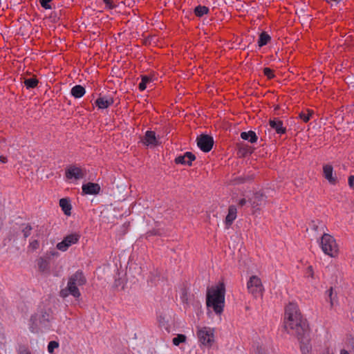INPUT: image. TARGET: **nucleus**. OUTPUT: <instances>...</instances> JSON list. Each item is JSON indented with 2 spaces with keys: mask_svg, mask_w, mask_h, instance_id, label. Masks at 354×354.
<instances>
[{
  "mask_svg": "<svg viewBox=\"0 0 354 354\" xmlns=\"http://www.w3.org/2000/svg\"><path fill=\"white\" fill-rule=\"evenodd\" d=\"M283 327L290 335L297 337L299 342L304 343L308 335V326L297 304L290 303L285 309Z\"/></svg>",
  "mask_w": 354,
  "mask_h": 354,
  "instance_id": "obj_1",
  "label": "nucleus"
},
{
  "mask_svg": "<svg viewBox=\"0 0 354 354\" xmlns=\"http://www.w3.org/2000/svg\"><path fill=\"white\" fill-rule=\"evenodd\" d=\"M225 287L220 283L215 287L207 289L206 303L209 308H212L217 315H221L225 306Z\"/></svg>",
  "mask_w": 354,
  "mask_h": 354,
  "instance_id": "obj_2",
  "label": "nucleus"
},
{
  "mask_svg": "<svg viewBox=\"0 0 354 354\" xmlns=\"http://www.w3.org/2000/svg\"><path fill=\"white\" fill-rule=\"evenodd\" d=\"M86 283V279L84 273L81 270H77L75 273L69 277L67 286L60 290V297L65 298L69 295H71L75 298L79 299L81 296V293L77 286H83Z\"/></svg>",
  "mask_w": 354,
  "mask_h": 354,
  "instance_id": "obj_3",
  "label": "nucleus"
},
{
  "mask_svg": "<svg viewBox=\"0 0 354 354\" xmlns=\"http://www.w3.org/2000/svg\"><path fill=\"white\" fill-rule=\"evenodd\" d=\"M214 328L203 326L197 327L196 335L200 344L205 347L210 348L214 343Z\"/></svg>",
  "mask_w": 354,
  "mask_h": 354,
  "instance_id": "obj_4",
  "label": "nucleus"
},
{
  "mask_svg": "<svg viewBox=\"0 0 354 354\" xmlns=\"http://www.w3.org/2000/svg\"><path fill=\"white\" fill-rule=\"evenodd\" d=\"M320 246L324 254L335 257L338 254V245L331 235L324 233L321 238Z\"/></svg>",
  "mask_w": 354,
  "mask_h": 354,
  "instance_id": "obj_5",
  "label": "nucleus"
},
{
  "mask_svg": "<svg viewBox=\"0 0 354 354\" xmlns=\"http://www.w3.org/2000/svg\"><path fill=\"white\" fill-rule=\"evenodd\" d=\"M51 319L52 315L50 310H41L38 313L32 315L30 320L32 324L37 328L39 326L41 327H47Z\"/></svg>",
  "mask_w": 354,
  "mask_h": 354,
  "instance_id": "obj_6",
  "label": "nucleus"
},
{
  "mask_svg": "<svg viewBox=\"0 0 354 354\" xmlns=\"http://www.w3.org/2000/svg\"><path fill=\"white\" fill-rule=\"evenodd\" d=\"M247 288L248 291L256 297L261 296L263 294V287L261 280L256 275L250 277L247 283Z\"/></svg>",
  "mask_w": 354,
  "mask_h": 354,
  "instance_id": "obj_7",
  "label": "nucleus"
},
{
  "mask_svg": "<svg viewBox=\"0 0 354 354\" xmlns=\"http://www.w3.org/2000/svg\"><path fill=\"white\" fill-rule=\"evenodd\" d=\"M80 238V235L78 233L68 234L64 237L62 241L58 243L56 247L60 251H66L71 245L77 243Z\"/></svg>",
  "mask_w": 354,
  "mask_h": 354,
  "instance_id": "obj_8",
  "label": "nucleus"
},
{
  "mask_svg": "<svg viewBox=\"0 0 354 354\" xmlns=\"http://www.w3.org/2000/svg\"><path fill=\"white\" fill-rule=\"evenodd\" d=\"M197 145L203 152H209L214 145L213 138L207 134H201L197 137Z\"/></svg>",
  "mask_w": 354,
  "mask_h": 354,
  "instance_id": "obj_9",
  "label": "nucleus"
},
{
  "mask_svg": "<svg viewBox=\"0 0 354 354\" xmlns=\"http://www.w3.org/2000/svg\"><path fill=\"white\" fill-rule=\"evenodd\" d=\"M65 175L68 179L75 178V180L83 178L84 176L82 170L74 165L70 166L66 169Z\"/></svg>",
  "mask_w": 354,
  "mask_h": 354,
  "instance_id": "obj_10",
  "label": "nucleus"
},
{
  "mask_svg": "<svg viewBox=\"0 0 354 354\" xmlns=\"http://www.w3.org/2000/svg\"><path fill=\"white\" fill-rule=\"evenodd\" d=\"M196 159V156L192 152H186L183 156H179L174 160L176 164H181L191 166L192 161Z\"/></svg>",
  "mask_w": 354,
  "mask_h": 354,
  "instance_id": "obj_11",
  "label": "nucleus"
},
{
  "mask_svg": "<svg viewBox=\"0 0 354 354\" xmlns=\"http://www.w3.org/2000/svg\"><path fill=\"white\" fill-rule=\"evenodd\" d=\"M82 189L84 194L95 195L100 192V186L97 183H88L86 184H84Z\"/></svg>",
  "mask_w": 354,
  "mask_h": 354,
  "instance_id": "obj_12",
  "label": "nucleus"
},
{
  "mask_svg": "<svg viewBox=\"0 0 354 354\" xmlns=\"http://www.w3.org/2000/svg\"><path fill=\"white\" fill-rule=\"evenodd\" d=\"M333 168L330 165H324L323 166V176L331 184L335 185L337 178L333 176Z\"/></svg>",
  "mask_w": 354,
  "mask_h": 354,
  "instance_id": "obj_13",
  "label": "nucleus"
},
{
  "mask_svg": "<svg viewBox=\"0 0 354 354\" xmlns=\"http://www.w3.org/2000/svg\"><path fill=\"white\" fill-rule=\"evenodd\" d=\"M269 124L271 128L274 129L278 134H283L286 131V129L283 127V122L278 118L270 120Z\"/></svg>",
  "mask_w": 354,
  "mask_h": 354,
  "instance_id": "obj_14",
  "label": "nucleus"
},
{
  "mask_svg": "<svg viewBox=\"0 0 354 354\" xmlns=\"http://www.w3.org/2000/svg\"><path fill=\"white\" fill-rule=\"evenodd\" d=\"M236 213H237V210H236V207L234 205H230L228 208V214L225 218L226 225L230 226L232 225L233 221L236 218Z\"/></svg>",
  "mask_w": 354,
  "mask_h": 354,
  "instance_id": "obj_15",
  "label": "nucleus"
},
{
  "mask_svg": "<svg viewBox=\"0 0 354 354\" xmlns=\"http://www.w3.org/2000/svg\"><path fill=\"white\" fill-rule=\"evenodd\" d=\"M113 103V98L109 99L105 97H100L95 101V104L99 109H106Z\"/></svg>",
  "mask_w": 354,
  "mask_h": 354,
  "instance_id": "obj_16",
  "label": "nucleus"
},
{
  "mask_svg": "<svg viewBox=\"0 0 354 354\" xmlns=\"http://www.w3.org/2000/svg\"><path fill=\"white\" fill-rule=\"evenodd\" d=\"M241 138L244 140L249 141L250 143H255L258 140L256 133L253 131L241 132Z\"/></svg>",
  "mask_w": 354,
  "mask_h": 354,
  "instance_id": "obj_17",
  "label": "nucleus"
},
{
  "mask_svg": "<svg viewBox=\"0 0 354 354\" xmlns=\"http://www.w3.org/2000/svg\"><path fill=\"white\" fill-rule=\"evenodd\" d=\"M156 138L155 132L152 131H147L142 140V142L146 145H156Z\"/></svg>",
  "mask_w": 354,
  "mask_h": 354,
  "instance_id": "obj_18",
  "label": "nucleus"
},
{
  "mask_svg": "<svg viewBox=\"0 0 354 354\" xmlns=\"http://www.w3.org/2000/svg\"><path fill=\"white\" fill-rule=\"evenodd\" d=\"M265 198L266 196L263 194L259 192L255 193L251 200L252 207H257L261 205L264 203Z\"/></svg>",
  "mask_w": 354,
  "mask_h": 354,
  "instance_id": "obj_19",
  "label": "nucleus"
},
{
  "mask_svg": "<svg viewBox=\"0 0 354 354\" xmlns=\"http://www.w3.org/2000/svg\"><path fill=\"white\" fill-rule=\"evenodd\" d=\"M86 93L85 88L81 85H75L71 88V93L75 98L82 97Z\"/></svg>",
  "mask_w": 354,
  "mask_h": 354,
  "instance_id": "obj_20",
  "label": "nucleus"
},
{
  "mask_svg": "<svg viewBox=\"0 0 354 354\" xmlns=\"http://www.w3.org/2000/svg\"><path fill=\"white\" fill-rule=\"evenodd\" d=\"M59 206L66 215L71 214V205L67 198H61L59 200Z\"/></svg>",
  "mask_w": 354,
  "mask_h": 354,
  "instance_id": "obj_21",
  "label": "nucleus"
},
{
  "mask_svg": "<svg viewBox=\"0 0 354 354\" xmlns=\"http://www.w3.org/2000/svg\"><path fill=\"white\" fill-rule=\"evenodd\" d=\"M209 11L208 7L205 6H198L194 10V15L198 17H202L205 15H207Z\"/></svg>",
  "mask_w": 354,
  "mask_h": 354,
  "instance_id": "obj_22",
  "label": "nucleus"
},
{
  "mask_svg": "<svg viewBox=\"0 0 354 354\" xmlns=\"http://www.w3.org/2000/svg\"><path fill=\"white\" fill-rule=\"evenodd\" d=\"M271 39L270 36L267 34L266 32H262L258 40V45L259 47H262L266 45Z\"/></svg>",
  "mask_w": 354,
  "mask_h": 354,
  "instance_id": "obj_23",
  "label": "nucleus"
},
{
  "mask_svg": "<svg viewBox=\"0 0 354 354\" xmlns=\"http://www.w3.org/2000/svg\"><path fill=\"white\" fill-rule=\"evenodd\" d=\"M37 265L41 272H44L49 269V261L42 257L39 259Z\"/></svg>",
  "mask_w": 354,
  "mask_h": 354,
  "instance_id": "obj_24",
  "label": "nucleus"
},
{
  "mask_svg": "<svg viewBox=\"0 0 354 354\" xmlns=\"http://www.w3.org/2000/svg\"><path fill=\"white\" fill-rule=\"evenodd\" d=\"M24 84L26 87L29 88H35L38 84V80L36 77H32L30 78L25 79L24 80Z\"/></svg>",
  "mask_w": 354,
  "mask_h": 354,
  "instance_id": "obj_25",
  "label": "nucleus"
},
{
  "mask_svg": "<svg viewBox=\"0 0 354 354\" xmlns=\"http://www.w3.org/2000/svg\"><path fill=\"white\" fill-rule=\"evenodd\" d=\"M151 81V79L150 77H149L148 76H147V75L142 76L141 82L138 85V88H139L140 91H142L145 90V88L147 87V84L150 82Z\"/></svg>",
  "mask_w": 354,
  "mask_h": 354,
  "instance_id": "obj_26",
  "label": "nucleus"
},
{
  "mask_svg": "<svg viewBox=\"0 0 354 354\" xmlns=\"http://www.w3.org/2000/svg\"><path fill=\"white\" fill-rule=\"evenodd\" d=\"M187 337L183 334H178L176 337H174L172 342L175 346H178L180 343L185 342Z\"/></svg>",
  "mask_w": 354,
  "mask_h": 354,
  "instance_id": "obj_27",
  "label": "nucleus"
},
{
  "mask_svg": "<svg viewBox=\"0 0 354 354\" xmlns=\"http://www.w3.org/2000/svg\"><path fill=\"white\" fill-rule=\"evenodd\" d=\"M250 180H251V178H250V176H246V177H242V176L235 177L234 178H233L232 180V183L234 185H239V184L244 183H245L247 181H249Z\"/></svg>",
  "mask_w": 354,
  "mask_h": 354,
  "instance_id": "obj_28",
  "label": "nucleus"
},
{
  "mask_svg": "<svg viewBox=\"0 0 354 354\" xmlns=\"http://www.w3.org/2000/svg\"><path fill=\"white\" fill-rule=\"evenodd\" d=\"M308 335H306V339L304 341V343L302 344L301 342H300L301 344V346H300V348H301V351L303 354H309V346H308Z\"/></svg>",
  "mask_w": 354,
  "mask_h": 354,
  "instance_id": "obj_29",
  "label": "nucleus"
},
{
  "mask_svg": "<svg viewBox=\"0 0 354 354\" xmlns=\"http://www.w3.org/2000/svg\"><path fill=\"white\" fill-rule=\"evenodd\" d=\"M312 111H310L309 110H308V113H304V112H301L299 114V118L304 122H307L309 121L310 120V117L312 115Z\"/></svg>",
  "mask_w": 354,
  "mask_h": 354,
  "instance_id": "obj_30",
  "label": "nucleus"
},
{
  "mask_svg": "<svg viewBox=\"0 0 354 354\" xmlns=\"http://www.w3.org/2000/svg\"><path fill=\"white\" fill-rule=\"evenodd\" d=\"M59 344L55 341H51L48 345V351L53 353L55 348H58Z\"/></svg>",
  "mask_w": 354,
  "mask_h": 354,
  "instance_id": "obj_31",
  "label": "nucleus"
},
{
  "mask_svg": "<svg viewBox=\"0 0 354 354\" xmlns=\"http://www.w3.org/2000/svg\"><path fill=\"white\" fill-rule=\"evenodd\" d=\"M32 227L30 225L27 224L26 227L22 230V232L25 239L30 235Z\"/></svg>",
  "mask_w": 354,
  "mask_h": 354,
  "instance_id": "obj_32",
  "label": "nucleus"
},
{
  "mask_svg": "<svg viewBox=\"0 0 354 354\" xmlns=\"http://www.w3.org/2000/svg\"><path fill=\"white\" fill-rule=\"evenodd\" d=\"M51 1H52V0H39V3H40L41 7L46 10L52 8L51 5H50Z\"/></svg>",
  "mask_w": 354,
  "mask_h": 354,
  "instance_id": "obj_33",
  "label": "nucleus"
},
{
  "mask_svg": "<svg viewBox=\"0 0 354 354\" xmlns=\"http://www.w3.org/2000/svg\"><path fill=\"white\" fill-rule=\"evenodd\" d=\"M263 73L268 79H272L274 76V71L270 68H264Z\"/></svg>",
  "mask_w": 354,
  "mask_h": 354,
  "instance_id": "obj_34",
  "label": "nucleus"
},
{
  "mask_svg": "<svg viewBox=\"0 0 354 354\" xmlns=\"http://www.w3.org/2000/svg\"><path fill=\"white\" fill-rule=\"evenodd\" d=\"M18 354H31V353L25 346H20L19 348Z\"/></svg>",
  "mask_w": 354,
  "mask_h": 354,
  "instance_id": "obj_35",
  "label": "nucleus"
},
{
  "mask_svg": "<svg viewBox=\"0 0 354 354\" xmlns=\"http://www.w3.org/2000/svg\"><path fill=\"white\" fill-rule=\"evenodd\" d=\"M106 8L112 9L115 7L112 0H102Z\"/></svg>",
  "mask_w": 354,
  "mask_h": 354,
  "instance_id": "obj_36",
  "label": "nucleus"
},
{
  "mask_svg": "<svg viewBox=\"0 0 354 354\" xmlns=\"http://www.w3.org/2000/svg\"><path fill=\"white\" fill-rule=\"evenodd\" d=\"M306 274L308 277H311L312 279H314V271L313 268L311 266H309L306 269Z\"/></svg>",
  "mask_w": 354,
  "mask_h": 354,
  "instance_id": "obj_37",
  "label": "nucleus"
},
{
  "mask_svg": "<svg viewBox=\"0 0 354 354\" xmlns=\"http://www.w3.org/2000/svg\"><path fill=\"white\" fill-rule=\"evenodd\" d=\"M326 293L328 295L330 303V307H333V288H330L328 290L326 291Z\"/></svg>",
  "mask_w": 354,
  "mask_h": 354,
  "instance_id": "obj_38",
  "label": "nucleus"
},
{
  "mask_svg": "<svg viewBox=\"0 0 354 354\" xmlns=\"http://www.w3.org/2000/svg\"><path fill=\"white\" fill-rule=\"evenodd\" d=\"M255 354H266V352L262 346H257Z\"/></svg>",
  "mask_w": 354,
  "mask_h": 354,
  "instance_id": "obj_39",
  "label": "nucleus"
},
{
  "mask_svg": "<svg viewBox=\"0 0 354 354\" xmlns=\"http://www.w3.org/2000/svg\"><path fill=\"white\" fill-rule=\"evenodd\" d=\"M30 246L32 249H37L39 247V242L37 240H35L30 243Z\"/></svg>",
  "mask_w": 354,
  "mask_h": 354,
  "instance_id": "obj_40",
  "label": "nucleus"
},
{
  "mask_svg": "<svg viewBox=\"0 0 354 354\" xmlns=\"http://www.w3.org/2000/svg\"><path fill=\"white\" fill-rule=\"evenodd\" d=\"M348 185L350 187H353L354 185V176H350L348 177Z\"/></svg>",
  "mask_w": 354,
  "mask_h": 354,
  "instance_id": "obj_41",
  "label": "nucleus"
},
{
  "mask_svg": "<svg viewBox=\"0 0 354 354\" xmlns=\"http://www.w3.org/2000/svg\"><path fill=\"white\" fill-rule=\"evenodd\" d=\"M246 203V200L245 198H242L239 201V205L242 207L245 205Z\"/></svg>",
  "mask_w": 354,
  "mask_h": 354,
  "instance_id": "obj_42",
  "label": "nucleus"
},
{
  "mask_svg": "<svg viewBox=\"0 0 354 354\" xmlns=\"http://www.w3.org/2000/svg\"><path fill=\"white\" fill-rule=\"evenodd\" d=\"M7 158L5 157V156H0V162H1L2 163H6L7 162Z\"/></svg>",
  "mask_w": 354,
  "mask_h": 354,
  "instance_id": "obj_43",
  "label": "nucleus"
},
{
  "mask_svg": "<svg viewBox=\"0 0 354 354\" xmlns=\"http://www.w3.org/2000/svg\"><path fill=\"white\" fill-rule=\"evenodd\" d=\"M340 354H349L347 351L342 349L341 350Z\"/></svg>",
  "mask_w": 354,
  "mask_h": 354,
  "instance_id": "obj_44",
  "label": "nucleus"
},
{
  "mask_svg": "<svg viewBox=\"0 0 354 354\" xmlns=\"http://www.w3.org/2000/svg\"><path fill=\"white\" fill-rule=\"evenodd\" d=\"M50 254L52 256H55V255H57L58 252L56 251H53V252H50Z\"/></svg>",
  "mask_w": 354,
  "mask_h": 354,
  "instance_id": "obj_45",
  "label": "nucleus"
},
{
  "mask_svg": "<svg viewBox=\"0 0 354 354\" xmlns=\"http://www.w3.org/2000/svg\"><path fill=\"white\" fill-rule=\"evenodd\" d=\"M30 328H31V331H32V333H36V332H37V330H36V328H35L33 326H31V327H30Z\"/></svg>",
  "mask_w": 354,
  "mask_h": 354,
  "instance_id": "obj_46",
  "label": "nucleus"
},
{
  "mask_svg": "<svg viewBox=\"0 0 354 354\" xmlns=\"http://www.w3.org/2000/svg\"><path fill=\"white\" fill-rule=\"evenodd\" d=\"M313 227L315 230H317V226H316L315 224L313 225Z\"/></svg>",
  "mask_w": 354,
  "mask_h": 354,
  "instance_id": "obj_47",
  "label": "nucleus"
}]
</instances>
